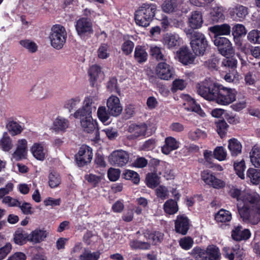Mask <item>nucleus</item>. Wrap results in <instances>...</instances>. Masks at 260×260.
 Returning a JSON list of instances; mask_svg holds the SVG:
<instances>
[{
  "mask_svg": "<svg viewBox=\"0 0 260 260\" xmlns=\"http://www.w3.org/2000/svg\"><path fill=\"white\" fill-rule=\"evenodd\" d=\"M243 206L238 205L239 214L243 221L252 224L260 221V196L253 192L242 196Z\"/></svg>",
  "mask_w": 260,
  "mask_h": 260,
  "instance_id": "1",
  "label": "nucleus"
},
{
  "mask_svg": "<svg viewBox=\"0 0 260 260\" xmlns=\"http://www.w3.org/2000/svg\"><path fill=\"white\" fill-rule=\"evenodd\" d=\"M184 31L190 39V46L194 54L198 56L205 54L209 46L205 35L191 29H185Z\"/></svg>",
  "mask_w": 260,
  "mask_h": 260,
  "instance_id": "2",
  "label": "nucleus"
},
{
  "mask_svg": "<svg viewBox=\"0 0 260 260\" xmlns=\"http://www.w3.org/2000/svg\"><path fill=\"white\" fill-rule=\"evenodd\" d=\"M156 11V5L143 4L135 13L136 24L140 26L147 27L155 16Z\"/></svg>",
  "mask_w": 260,
  "mask_h": 260,
  "instance_id": "3",
  "label": "nucleus"
},
{
  "mask_svg": "<svg viewBox=\"0 0 260 260\" xmlns=\"http://www.w3.org/2000/svg\"><path fill=\"white\" fill-rule=\"evenodd\" d=\"M220 85L211 80H205L197 84V92L205 99L215 101Z\"/></svg>",
  "mask_w": 260,
  "mask_h": 260,
  "instance_id": "4",
  "label": "nucleus"
},
{
  "mask_svg": "<svg viewBox=\"0 0 260 260\" xmlns=\"http://www.w3.org/2000/svg\"><path fill=\"white\" fill-rule=\"evenodd\" d=\"M49 38L53 48L61 49L67 39V32L64 27L59 24L54 25L51 29Z\"/></svg>",
  "mask_w": 260,
  "mask_h": 260,
  "instance_id": "5",
  "label": "nucleus"
},
{
  "mask_svg": "<svg viewBox=\"0 0 260 260\" xmlns=\"http://www.w3.org/2000/svg\"><path fill=\"white\" fill-rule=\"evenodd\" d=\"M215 102L218 104L227 105L236 100V91L234 89L220 85Z\"/></svg>",
  "mask_w": 260,
  "mask_h": 260,
  "instance_id": "6",
  "label": "nucleus"
},
{
  "mask_svg": "<svg viewBox=\"0 0 260 260\" xmlns=\"http://www.w3.org/2000/svg\"><path fill=\"white\" fill-rule=\"evenodd\" d=\"M75 27L78 35L83 39L88 38L93 33L92 23L87 18H81L78 20Z\"/></svg>",
  "mask_w": 260,
  "mask_h": 260,
  "instance_id": "7",
  "label": "nucleus"
},
{
  "mask_svg": "<svg viewBox=\"0 0 260 260\" xmlns=\"http://www.w3.org/2000/svg\"><path fill=\"white\" fill-rule=\"evenodd\" d=\"M214 45L217 47L219 53L224 56H233L235 51L230 41L224 37H216Z\"/></svg>",
  "mask_w": 260,
  "mask_h": 260,
  "instance_id": "8",
  "label": "nucleus"
},
{
  "mask_svg": "<svg viewBox=\"0 0 260 260\" xmlns=\"http://www.w3.org/2000/svg\"><path fill=\"white\" fill-rule=\"evenodd\" d=\"M92 149L87 145H82L75 155L77 164L79 167H83L90 163L92 158Z\"/></svg>",
  "mask_w": 260,
  "mask_h": 260,
  "instance_id": "9",
  "label": "nucleus"
},
{
  "mask_svg": "<svg viewBox=\"0 0 260 260\" xmlns=\"http://www.w3.org/2000/svg\"><path fill=\"white\" fill-rule=\"evenodd\" d=\"M109 159L111 165L117 167H123L128 161L129 155L125 151L116 150L110 155Z\"/></svg>",
  "mask_w": 260,
  "mask_h": 260,
  "instance_id": "10",
  "label": "nucleus"
},
{
  "mask_svg": "<svg viewBox=\"0 0 260 260\" xmlns=\"http://www.w3.org/2000/svg\"><path fill=\"white\" fill-rule=\"evenodd\" d=\"M107 106L108 113L111 116L116 117L119 116L122 111V107L120 103L119 98L116 96L112 95L107 100Z\"/></svg>",
  "mask_w": 260,
  "mask_h": 260,
  "instance_id": "11",
  "label": "nucleus"
},
{
  "mask_svg": "<svg viewBox=\"0 0 260 260\" xmlns=\"http://www.w3.org/2000/svg\"><path fill=\"white\" fill-rule=\"evenodd\" d=\"M81 125L84 132L88 133H93L95 135L94 139L99 140L100 139V134L97 127V123L93 120L92 117L85 120H82L80 121Z\"/></svg>",
  "mask_w": 260,
  "mask_h": 260,
  "instance_id": "12",
  "label": "nucleus"
},
{
  "mask_svg": "<svg viewBox=\"0 0 260 260\" xmlns=\"http://www.w3.org/2000/svg\"><path fill=\"white\" fill-rule=\"evenodd\" d=\"M173 70L171 67L165 62L159 63L156 68L157 76L163 80H169L173 75Z\"/></svg>",
  "mask_w": 260,
  "mask_h": 260,
  "instance_id": "13",
  "label": "nucleus"
},
{
  "mask_svg": "<svg viewBox=\"0 0 260 260\" xmlns=\"http://www.w3.org/2000/svg\"><path fill=\"white\" fill-rule=\"evenodd\" d=\"M202 179L207 184L214 188H220L224 186V183L221 180L216 178L208 170H205L201 173Z\"/></svg>",
  "mask_w": 260,
  "mask_h": 260,
  "instance_id": "14",
  "label": "nucleus"
},
{
  "mask_svg": "<svg viewBox=\"0 0 260 260\" xmlns=\"http://www.w3.org/2000/svg\"><path fill=\"white\" fill-rule=\"evenodd\" d=\"M48 233L44 229L37 228L32 231L28 237V241L34 244L39 243L45 240Z\"/></svg>",
  "mask_w": 260,
  "mask_h": 260,
  "instance_id": "15",
  "label": "nucleus"
},
{
  "mask_svg": "<svg viewBox=\"0 0 260 260\" xmlns=\"http://www.w3.org/2000/svg\"><path fill=\"white\" fill-rule=\"evenodd\" d=\"M203 23V16L201 12L194 11L188 17V24L191 29L201 27Z\"/></svg>",
  "mask_w": 260,
  "mask_h": 260,
  "instance_id": "16",
  "label": "nucleus"
},
{
  "mask_svg": "<svg viewBox=\"0 0 260 260\" xmlns=\"http://www.w3.org/2000/svg\"><path fill=\"white\" fill-rule=\"evenodd\" d=\"M175 231L182 235H186L189 229V220L183 215H179L175 220Z\"/></svg>",
  "mask_w": 260,
  "mask_h": 260,
  "instance_id": "17",
  "label": "nucleus"
},
{
  "mask_svg": "<svg viewBox=\"0 0 260 260\" xmlns=\"http://www.w3.org/2000/svg\"><path fill=\"white\" fill-rule=\"evenodd\" d=\"M251 236L250 232L248 229L242 230L241 225L235 227L232 232V238L236 241L246 240Z\"/></svg>",
  "mask_w": 260,
  "mask_h": 260,
  "instance_id": "18",
  "label": "nucleus"
},
{
  "mask_svg": "<svg viewBox=\"0 0 260 260\" xmlns=\"http://www.w3.org/2000/svg\"><path fill=\"white\" fill-rule=\"evenodd\" d=\"M98 97L96 93L87 96L85 98L82 107L87 109L90 112H95L98 106Z\"/></svg>",
  "mask_w": 260,
  "mask_h": 260,
  "instance_id": "19",
  "label": "nucleus"
},
{
  "mask_svg": "<svg viewBox=\"0 0 260 260\" xmlns=\"http://www.w3.org/2000/svg\"><path fill=\"white\" fill-rule=\"evenodd\" d=\"M33 156L38 160L43 161L45 159L47 150L44 145L40 143H35L31 148Z\"/></svg>",
  "mask_w": 260,
  "mask_h": 260,
  "instance_id": "20",
  "label": "nucleus"
},
{
  "mask_svg": "<svg viewBox=\"0 0 260 260\" xmlns=\"http://www.w3.org/2000/svg\"><path fill=\"white\" fill-rule=\"evenodd\" d=\"M147 129V125L145 123L140 124H131L128 127V132L132 134L129 137L136 138L140 136H144Z\"/></svg>",
  "mask_w": 260,
  "mask_h": 260,
  "instance_id": "21",
  "label": "nucleus"
},
{
  "mask_svg": "<svg viewBox=\"0 0 260 260\" xmlns=\"http://www.w3.org/2000/svg\"><path fill=\"white\" fill-rule=\"evenodd\" d=\"M178 57L180 61L184 64L192 63L194 59V55L186 47L180 48L178 52Z\"/></svg>",
  "mask_w": 260,
  "mask_h": 260,
  "instance_id": "22",
  "label": "nucleus"
},
{
  "mask_svg": "<svg viewBox=\"0 0 260 260\" xmlns=\"http://www.w3.org/2000/svg\"><path fill=\"white\" fill-rule=\"evenodd\" d=\"M27 152V141L22 139L18 141L16 150L13 154V157L16 160H19L25 157Z\"/></svg>",
  "mask_w": 260,
  "mask_h": 260,
  "instance_id": "23",
  "label": "nucleus"
},
{
  "mask_svg": "<svg viewBox=\"0 0 260 260\" xmlns=\"http://www.w3.org/2000/svg\"><path fill=\"white\" fill-rule=\"evenodd\" d=\"M210 32L215 35L214 38L221 35H228L231 32V26L228 24L216 25L209 28Z\"/></svg>",
  "mask_w": 260,
  "mask_h": 260,
  "instance_id": "24",
  "label": "nucleus"
},
{
  "mask_svg": "<svg viewBox=\"0 0 260 260\" xmlns=\"http://www.w3.org/2000/svg\"><path fill=\"white\" fill-rule=\"evenodd\" d=\"M180 4V0H165L161 7L164 12L171 13L177 11Z\"/></svg>",
  "mask_w": 260,
  "mask_h": 260,
  "instance_id": "25",
  "label": "nucleus"
},
{
  "mask_svg": "<svg viewBox=\"0 0 260 260\" xmlns=\"http://www.w3.org/2000/svg\"><path fill=\"white\" fill-rule=\"evenodd\" d=\"M184 108L188 111H191L198 113L202 117L205 116V113L201 109L200 106L196 103L194 99L188 97L187 101L184 104Z\"/></svg>",
  "mask_w": 260,
  "mask_h": 260,
  "instance_id": "26",
  "label": "nucleus"
},
{
  "mask_svg": "<svg viewBox=\"0 0 260 260\" xmlns=\"http://www.w3.org/2000/svg\"><path fill=\"white\" fill-rule=\"evenodd\" d=\"M242 148L241 143L237 139L233 138L229 140L228 148L232 156L236 157L241 154Z\"/></svg>",
  "mask_w": 260,
  "mask_h": 260,
  "instance_id": "27",
  "label": "nucleus"
},
{
  "mask_svg": "<svg viewBox=\"0 0 260 260\" xmlns=\"http://www.w3.org/2000/svg\"><path fill=\"white\" fill-rule=\"evenodd\" d=\"M166 144L162 147L163 153L168 154L171 151L177 149L179 147L178 143L175 139L172 137H168L166 139Z\"/></svg>",
  "mask_w": 260,
  "mask_h": 260,
  "instance_id": "28",
  "label": "nucleus"
},
{
  "mask_svg": "<svg viewBox=\"0 0 260 260\" xmlns=\"http://www.w3.org/2000/svg\"><path fill=\"white\" fill-rule=\"evenodd\" d=\"M69 121L62 117H57L55 119L53 124V129L55 132H64L69 127Z\"/></svg>",
  "mask_w": 260,
  "mask_h": 260,
  "instance_id": "29",
  "label": "nucleus"
},
{
  "mask_svg": "<svg viewBox=\"0 0 260 260\" xmlns=\"http://www.w3.org/2000/svg\"><path fill=\"white\" fill-rule=\"evenodd\" d=\"M134 57L139 63L146 61L148 57V53L144 47L137 46L135 49Z\"/></svg>",
  "mask_w": 260,
  "mask_h": 260,
  "instance_id": "30",
  "label": "nucleus"
},
{
  "mask_svg": "<svg viewBox=\"0 0 260 260\" xmlns=\"http://www.w3.org/2000/svg\"><path fill=\"white\" fill-rule=\"evenodd\" d=\"M223 10L222 7L215 6L210 12V19L213 23L222 21L224 19L223 14Z\"/></svg>",
  "mask_w": 260,
  "mask_h": 260,
  "instance_id": "31",
  "label": "nucleus"
},
{
  "mask_svg": "<svg viewBox=\"0 0 260 260\" xmlns=\"http://www.w3.org/2000/svg\"><path fill=\"white\" fill-rule=\"evenodd\" d=\"M164 44L168 48H173L179 45V37L177 35L167 34L164 38Z\"/></svg>",
  "mask_w": 260,
  "mask_h": 260,
  "instance_id": "32",
  "label": "nucleus"
},
{
  "mask_svg": "<svg viewBox=\"0 0 260 260\" xmlns=\"http://www.w3.org/2000/svg\"><path fill=\"white\" fill-rule=\"evenodd\" d=\"M207 253L209 260H220L221 253L218 247L214 245L207 247Z\"/></svg>",
  "mask_w": 260,
  "mask_h": 260,
  "instance_id": "33",
  "label": "nucleus"
},
{
  "mask_svg": "<svg viewBox=\"0 0 260 260\" xmlns=\"http://www.w3.org/2000/svg\"><path fill=\"white\" fill-rule=\"evenodd\" d=\"M144 237L149 241V243H152L156 244L157 242H160L162 239L161 234L159 233H151L148 230H145L143 232Z\"/></svg>",
  "mask_w": 260,
  "mask_h": 260,
  "instance_id": "34",
  "label": "nucleus"
},
{
  "mask_svg": "<svg viewBox=\"0 0 260 260\" xmlns=\"http://www.w3.org/2000/svg\"><path fill=\"white\" fill-rule=\"evenodd\" d=\"M164 209L167 213L169 214H174L178 210V207L177 201L172 199L167 201L164 205Z\"/></svg>",
  "mask_w": 260,
  "mask_h": 260,
  "instance_id": "35",
  "label": "nucleus"
},
{
  "mask_svg": "<svg viewBox=\"0 0 260 260\" xmlns=\"http://www.w3.org/2000/svg\"><path fill=\"white\" fill-rule=\"evenodd\" d=\"M215 219L217 222H225L229 221L232 219V214L229 211L221 209L216 214Z\"/></svg>",
  "mask_w": 260,
  "mask_h": 260,
  "instance_id": "36",
  "label": "nucleus"
},
{
  "mask_svg": "<svg viewBox=\"0 0 260 260\" xmlns=\"http://www.w3.org/2000/svg\"><path fill=\"white\" fill-rule=\"evenodd\" d=\"M250 160L255 168H260V149L254 147L250 153Z\"/></svg>",
  "mask_w": 260,
  "mask_h": 260,
  "instance_id": "37",
  "label": "nucleus"
},
{
  "mask_svg": "<svg viewBox=\"0 0 260 260\" xmlns=\"http://www.w3.org/2000/svg\"><path fill=\"white\" fill-rule=\"evenodd\" d=\"M48 180L49 185L52 188L57 187L61 183L60 176L56 172H51L49 174Z\"/></svg>",
  "mask_w": 260,
  "mask_h": 260,
  "instance_id": "38",
  "label": "nucleus"
},
{
  "mask_svg": "<svg viewBox=\"0 0 260 260\" xmlns=\"http://www.w3.org/2000/svg\"><path fill=\"white\" fill-rule=\"evenodd\" d=\"M122 177L126 180H131L135 184H138L140 181L139 174L132 170H125L122 174Z\"/></svg>",
  "mask_w": 260,
  "mask_h": 260,
  "instance_id": "39",
  "label": "nucleus"
},
{
  "mask_svg": "<svg viewBox=\"0 0 260 260\" xmlns=\"http://www.w3.org/2000/svg\"><path fill=\"white\" fill-rule=\"evenodd\" d=\"M150 54L153 59L157 61L166 60L165 56L160 48L157 46H152L150 49Z\"/></svg>",
  "mask_w": 260,
  "mask_h": 260,
  "instance_id": "40",
  "label": "nucleus"
},
{
  "mask_svg": "<svg viewBox=\"0 0 260 260\" xmlns=\"http://www.w3.org/2000/svg\"><path fill=\"white\" fill-rule=\"evenodd\" d=\"M234 168L237 175L242 179H244L245 178L244 172L246 168L244 160L242 159L240 161L234 162Z\"/></svg>",
  "mask_w": 260,
  "mask_h": 260,
  "instance_id": "41",
  "label": "nucleus"
},
{
  "mask_svg": "<svg viewBox=\"0 0 260 260\" xmlns=\"http://www.w3.org/2000/svg\"><path fill=\"white\" fill-rule=\"evenodd\" d=\"M216 131L221 138H223L226 134L228 124L224 120H218L215 122Z\"/></svg>",
  "mask_w": 260,
  "mask_h": 260,
  "instance_id": "42",
  "label": "nucleus"
},
{
  "mask_svg": "<svg viewBox=\"0 0 260 260\" xmlns=\"http://www.w3.org/2000/svg\"><path fill=\"white\" fill-rule=\"evenodd\" d=\"M92 113L87 109L84 108L83 107L78 109L74 113V117L75 118H79L80 121L82 120H85L89 118L91 116Z\"/></svg>",
  "mask_w": 260,
  "mask_h": 260,
  "instance_id": "43",
  "label": "nucleus"
},
{
  "mask_svg": "<svg viewBox=\"0 0 260 260\" xmlns=\"http://www.w3.org/2000/svg\"><path fill=\"white\" fill-rule=\"evenodd\" d=\"M191 253L197 260H206L207 258V249L196 247L192 250Z\"/></svg>",
  "mask_w": 260,
  "mask_h": 260,
  "instance_id": "44",
  "label": "nucleus"
},
{
  "mask_svg": "<svg viewBox=\"0 0 260 260\" xmlns=\"http://www.w3.org/2000/svg\"><path fill=\"white\" fill-rule=\"evenodd\" d=\"M28 236L29 234L25 231L17 230L15 233L14 241L15 243L22 245L25 242L26 240L28 241Z\"/></svg>",
  "mask_w": 260,
  "mask_h": 260,
  "instance_id": "45",
  "label": "nucleus"
},
{
  "mask_svg": "<svg viewBox=\"0 0 260 260\" xmlns=\"http://www.w3.org/2000/svg\"><path fill=\"white\" fill-rule=\"evenodd\" d=\"M7 127L9 132L13 136L20 134L23 129L21 126L14 121H9L7 125Z\"/></svg>",
  "mask_w": 260,
  "mask_h": 260,
  "instance_id": "46",
  "label": "nucleus"
},
{
  "mask_svg": "<svg viewBox=\"0 0 260 260\" xmlns=\"http://www.w3.org/2000/svg\"><path fill=\"white\" fill-rule=\"evenodd\" d=\"M129 245L131 248L135 249H149L150 247V243L146 242H142L137 240L131 241Z\"/></svg>",
  "mask_w": 260,
  "mask_h": 260,
  "instance_id": "47",
  "label": "nucleus"
},
{
  "mask_svg": "<svg viewBox=\"0 0 260 260\" xmlns=\"http://www.w3.org/2000/svg\"><path fill=\"white\" fill-rule=\"evenodd\" d=\"M99 257V252H91L88 250H85L84 252L79 256L81 260H98Z\"/></svg>",
  "mask_w": 260,
  "mask_h": 260,
  "instance_id": "48",
  "label": "nucleus"
},
{
  "mask_svg": "<svg viewBox=\"0 0 260 260\" xmlns=\"http://www.w3.org/2000/svg\"><path fill=\"white\" fill-rule=\"evenodd\" d=\"M247 39L251 43L260 44V30L257 29L251 30L248 34Z\"/></svg>",
  "mask_w": 260,
  "mask_h": 260,
  "instance_id": "49",
  "label": "nucleus"
},
{
  "mask_svg": "<svg viewBox=\"0 0 260 260\" xmlns=\"http://www.w3.org/2000/svg\"><path fill=\"white\" fill-rule=\"evenodd\" d=\"M146 180L147 185L151 188L155 187L159 184L158 177L155 173H149L147 174Z\"/></svg>",
  "mask_w": 260,
  "mask_h": 260,
  "instance_id": "50",
  "label": "nucleus"
},
{
  "mask_svg": "<svg viewBox=\"0 0 260 260\" xmlns=\"http://www.w3.org/2000/svg\"><path fill=\"white\" fill-rule=\"evenodd\" d=\"M0 146L5 151L10 150L12 147L11 140L6 133L4 134L3 138L0 140Z\"/></svg>",
  "mask_w": 260,
  "mask_h": 260,
  "instance_id": "51",
  "label": "nucleus"
},
{
  "mask_svg": "<svg viewBox=\"0 0 260 260\" xmlns=\"http://www.w3.org/2000/svg\"><path fill=\"white\" fill-rule=\"evenodd\" d=\"M80 101V99L78 96L71 99L66 101L64 107L71 111L79 105Z\"/></svg>",
  "mask_w": 260,
  "mask_h": 260,
  "instance_id": "52",
  "label": "nucleus"
},
{
  "mask_svg": "<svg viewBox=\"0 0 260 260\" xmlns=\"http://www.w3.org/2000/svg\"><path fill=\"white\" fill-rule=\"evenodd\" d=\"M88 73L90 77L94 80H95L99 76L103 75L100 67L96 64L93 65L90 68Z\"/></svg>",
  "mask_w": 260,
  "mask_h": 260,
  "instance_id": "53",
  "label": "nucleus"
},
{
  "mask_svg": "<svg viewBox=\"0 0 260 260\" xmlns=\"http://www.w3.org/2000/svg\"><path fill=\"white\" fill-rule=\"evenodd\" d=\"M98 57L101 59H106L109 56V46L106 44H102L98 50Z\"/></svg>",
  "mask_w": 260,
  "mask_h": 260,
  "instance_id": "54",
  "label": "nucleus"
},
{
  "mask_svg": "<svg viewBox=\"0 0 260 260\" xmlns=\"http://www.w3.org/2000/svg\"><path fill=\"white\" fill-rule=\"evenodd\" d=\"M213 154L215 158L221 161L225 159L226 152L223 147H217L214 151Z\"/></svg>",
  "mask_w": 260,
  "mask_h": 260,
  "instance_id": "55",
  "label": "nucleus"
},
{
  "mask_svg": "<svg viewBox=\"0 0 260 260\" xmlns=\"http://www.w3.org/2000/svg\"><path fill=\"white\" fill-rule=\"evenodd\" d=\"M97 115L99 118L103 122L107 121L110 115L108 113V110H107L105 107H100L97 111Z\"/></svg>",
  "mask_w": 260,
  "mask_h": 260,
  "instance_id": "56",
  "label": "nucleus"
},
{
  "mask_svg": "<svg viewBox=\"0 0 260 260\" xmlns=\"http://www.w3.org/2000/svg\"><path fill=\"white\" fill-rule=\"evenodd\" d=\"M2 203L11 207H18L20 206V201L17 199L10 196L4 197L2 200Z\"/></svg>",
  "mask_w": 260,
  "mask_h": 260,
  "instance_id": "57",
  "label": "nucleus"
},
{
  "mask_svg": "<svg viewBox=\"0 0 260 260\" xmlns=\"http://www.w3.org/2000/svg\"><path fill=\"white\" fill-rule=\"evenodd\" d=\"M246 33V29L242 24H237L233 28V35L234 38H239L242 35H244Z\"/></svg>",
  "mask_w": 260,
  "mask_h": 260,
  "instance_id": "58",
  "label": "nucleus"
},
{
  "mask_svg": "<svg viewBox=\"0 0 260 260\" xmlns=\"http://www.w3.org/2000/svg\"><path fill=\"white\" fill-rule=\"evenodd\" d=\"M18 207L20 209L21 212L25 215H31L34 213L32 207L29 203L20 202V206Z\"/></svg>",
  "mask_w": 260,
  "mask_h": 260,
  "instance_id": "59",
  "label": "nucleus"
},
{
  "mask_svg": "<svg viewBox=\"0 0 260 260\" xmlns=\"http://www.w3.org/2000/svg\"><path fill=\"white\" fill-rule=\"evenodd\" d=\"M20 44L24 48L28 49L31 52H35L37 50V45L29 40H21L20 41Z\"/></svg>",
  "mask_w": 260,
  "mask_h": 260,
  "instance_id": "60",
  "label": "nucleus"
},
{
  "mask_svg": "<svg viewBox=\"0 0 260 260\" xmlns=\"http://www.w3.org/2000/svg\"><path fill=\"white\" fill-rule=\"evenodd\" d=\"M189 138L193 140H197L200 138H205L206 137V134L199 129L191 131L188 133Z\"/></svg>",
  "mask_w": 260,
  "mask_h": 260,
  "instance_id": "61",
  "label": "nucleus"
},
{
  "mask_svg": "<svg viewBox=\"0 0 260 260\" xmlns=\"http://www.w3.org/2000/svg\"><path fill=\"white\" fill-rule=\"evenodd\" d=\"M193 241L189 237H186L181 239L179 241L180 246L185 250L189 249L193 245Z\"/></svg>",
  "mask_w": 260,
  "mask_h": 260,
  "instance_id": "62",
  "label": "nucleus"
},
{
  "mask_svg": "<svg viewBox=\"0 0 260 260\" xmlns=\"http://www.w3.org/2000/svg\"><path fill=\"white\" fill-rule=\"evenodd\" d=\"M85 179L91 185L95 186L101 181V177L93 174H89L85 176Z\"/></svg>",
  "mask_w": 260,
  "mask_h": 260,
  "instance_id": "63",
  "label": "nucleus"
},
{
  "mask_svg": "<svg viewBox=\"0 0 260 260\" xmlns=\"http://www.w3.org/2000/svg\"><path fill=\"white\" fill-rule=\"evenodd\" d=\"M234 13L240 19H244L248 14L247 8L241 5L236 7Z\"/></svg>",
  "mask_w": 260,
  "mask_h": 260,
  "instance_id": "64",
  "label": "nucleus"
}]
</instances>
